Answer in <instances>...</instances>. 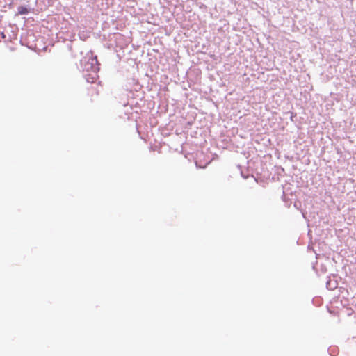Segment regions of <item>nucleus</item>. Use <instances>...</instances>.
<instances>
[{"instance_id": "f257e3e1", "label": "nucleus", "mask_w": 356, "mask_h": 356, "mask_svg": "<svg viewBox=\"0 0 356 356\" xmlns=\"http://www.w3.org/2000/svg\"><path fill=\"white\" fill-rule=\"evenodd\" d=\"M19 14H22H22H26V13H28V10H27V9H26V8H24V7H21V8H19Z\"/></svg>"}]
</instances>
